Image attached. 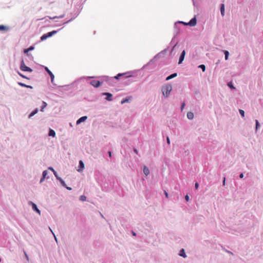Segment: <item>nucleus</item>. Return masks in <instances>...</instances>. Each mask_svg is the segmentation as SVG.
<instances>
[{
  "label": "nucleus",
  "mask_w": 263,
  "mask_h": 263,
  "mask_svg": "<svg viewBox=\"0 0 263 263\" xmlns=\"http://www.w3.org/2000/svg\"><path fill=\"white\" fill-rule=\"evenodd\" d=\"M228 86H229L230 88H232V89H235V87L233 86V85H232V84L231 83H228Z\"/></svg>",
  "instance_id": "f704fd0d"
},
{
  "label": "nucleus",
  "mask_w": 263,
  "mask_h": 263,
  "mask_svg": "<svg viewBox=\"0 0 263 263\" xmlns=\"http://www.w3.org/2000/svg\"><path fill=\"white\" fill-rule=\"evenodd\" d=\"M66 187V189H67V190H71V187Z\"/></svg>",
  "instance_id": "49530a36"
},
{
  "label": "nucleus",
  "mask_w": 263,
  "mask_h": 263,
  "mask_svg": "<svg viewBox=\"0 0 263 263\" xmlns=\"http://www.w3.org/2000/svg\"><path fill=\"white\" fill-rule=\"evenodd\" d=\"M165 197L167 198H168V195L167 192L166 191H164V192Z\"/></svg>",
  "instance_id": "e433bc0d"
},
{
  "label": "nucleus",
  "mask_w": 263,
  "mask_h": 263,
  "mask_svg": "<svg viewBox=\"0 0 263 263\" xmlns=\"http://www.w3.org/2000/svg\"><path fill=\"white\" fill-rule=\"evenodd\" d=\"M48 135L49 136H52L54 137L55 136V133L53 129H50L49 130Z\"/></svg>",
  "instance_id": "dca6fc26"
},
{
  "label": "nucleus",
  "mask_w": 263,
  "mask_h": 263,
  "mask_svg": "<svg viewBox=\"0 0 263 263\" xmlns=\"http://www.w3.org/2000/svg\"><path fill=\"white\" fill-rule=\"evenodd\" d=\"M54 238H55V240H56V241H57V238L55 237V236H54Z\"/></svg>",
  "instance_id": "3c124183"
},
{
  "label": "nucleus",
  "mask_w": 263,
  "mask_h": 263,
  "mask_svg": "<svg viewBox=\"0 0 263 263\" xmlns=\"http://www.w3.org/2000/svg\"><path fill=\"white\" fill-rule=\"evenodd\" d=\"M24 254L25 255V257H26L27 260H29V257L25 251H24Z\"/></svg>",
  "instance_id": "c9c22d12"
},
{
  "label": "nucleus",
  "mask_w": 263,
  "mask_h": 263,
  "mask_svg": "<svg viewBox=\"0 0 263 263\" xmlns=\"http://www.w3.org/2000/svg\"><path fill=\"white\" fill-rule=\"evenodd\" d=\"M42 104H43V105L41 106V110L42 111H43L44 109V108L46 107V106H47V103H46L45 102H44V101H43V102Z\"/></svg>",
  "instance_id": "a878e982"
},
{
  "label": "nucleus",
  "mask_w": 263,
  "mask_h": 263,
  "mask_svg": "<svg viewBox=\"0 0 263 263\" xmlns=\"http://www.w3.org/2000/svg\"><path fill=\"white\" fill-rule=\"evenodd\" d=\"M185 55V50H183L181 54L180 57L179 61L178 62L179 64H180L182 63V62L183 61V60L184 59Z\"/></svg>",
  "instance_id": "6e6552de"
},
{
  "label": "nucleus",
  "mask_w": 263,
  "mask_h": 263,
  "mask_svg": "<svg viewBox=\"0 0 263 263\" xmlns=\"http://www.w3.org/2000/svg\"><path fill=\"white\" fill-rule=\"evenodd\" d=\"M181 23L183 24H184V25H187L186 24L187 23H184V22H181Z\"/></svg>",
  "instance_id": "de8ad7c7"
},
{
  "label": "nucleus",
  "mask_w": 263,
  "mask_h": 263,
  "mask_svg": "<svg viewBox=\"0 0 263 263\" xmlns=\"http://www.w3.org/2000/svg\"><path fill=\"white\" fill-rule=\"evenodd\" d=\"M239 177L240 178H242L243 177V174H240V175H239Z\"/></svg>",
  "instance_id": "37998d69"
},
{
  "label": "nucleus",
  "mask_w": 263,
  "mask_h": 263,
  "mask_svg": "<svg viewBox=\"0 0 263 263\" xmlns=\"http://www.w3.org/2000/svg\"><path fill=\"white\" fill-rule=\"evenodd\" d=\"M103 95H105L107 96L106 99L108 101H111L112 100V95L109 93V92H105V93H103Z\"/></svg>",
  "instance_id": "9d476101"
},
{
  "label": "nucleus",
  "mask_w": 263,
  "mask_h": 263,
  "mask_svg": "<svg viewBox=\"0 0 263 263\" xmlns=\"http://www.w3.org/2000/svg\"><path fill=\"white\" fill-rule=\"evenodd\" d=\"M79 166H80V168L78 170V171L81 172L83 170V169L84 168V164L82 160H80L79 161Z\"/></svg>",
  "instance_id": "9b49d317"
},
{
  "label": "nucleus",
  "mask_w": 263,
  "mask_h": 263,
  "mask_svg": "<svg viewBox=\"0 0 263 263\" xmlns=\"http://www.w3.org/2000/svg\"><path fill=\"white\" fill-rule=\"evenodd\" d=\"M199 68H200L202 69V71H205V66L204 65H200L199 66H198Z\"/></svg>",
  "instance_id": "c85d7f7f"
},
{
  "label": "nucleus",
  "mask_w": 263,
  "mask_h": 263,
  "mask_svg": "<svg viewBox=\"0 0 263 263\" xmlns=\"http://www.w3.org/2000/svg\"><path fill=\"white\" fill-rule=\"evenodd\" d=\"M133 235H134V236L136 235V234H135V233L134 232H133Z\"/></svg>",
  "instance_id": "8fccbe9b"
},
{
  "label": "nucleus",
  "mask_w": 263,
  "mask_h": 263,
  "mask_svg": "<svg viewBox=\"0 0 263 263\" xmlns=\"http://www.w3.org/2000/svg\"><path fill=\"white\" fill-rule=\"evenodd\" d=\"M18 74L22 78H25V79H29V78H28L27 77L25 76L24 75H23V74H22L20 72H18Z\"/></svg>",
  "instance_id": "473e14b6"
},
{
  "label": "nucleus",
  "mask_w": 263,
  "mask_h": 263,
  "mask_svg": "<svg viewBox=\"0 0 263 263\" xmlns=\"http://www.w3.org/2000/svg\"><path fill=\"white\" fill-rule=\"evenodd\" d=\"M172 87L171 85H167L163 87L162 88L163 95L165 97H167L172 91Z\"/></svg>",
  "instance_id": "f257e3e1"
},
{
  "label": "nucleus",
  "mask_w": 263,
  "mask_h": 263,
  "mask_svg": "<svg viewBox=\"0 0 263 263\" xmlns=\"http://www.w3.org/2000/svg\"><path fill=\"white\" fill-rule=\"evenodd\" d=\"M20 68L22 71H28V72H32V69L31 68L25 65L24 60H22L21 61Z\"/></svg>",
  "instance_id": "f03ea898"
},
{
  "label": "nucleus",
  "mask_w": 263,
  "mask_h": 263,
  "mask_svg": "<svg viewBox=\"0 0 263 263\" xmlns=\"http://www.w3.org/2000/svg\"><path fill=\"white\" fill-rule=\"evenodd\" d=\"M143 171V173L146 176H148L149 174V171L148 168L145 166H144Z\"/></svg>",
  "instance_id": "f8f14e48"
},
{
  "label": "nucleus",
  "mask_w": 263,
  "mask_h": 263,
  "mask_svg": "<svg viewBox=\"0 0 263 263\" xmlns=\"http://www.w3.org/2000/svg\"><path fill=\"white\" fill-rule=\"evenodd\" d=\"M38 112V109H35L34 111H33L29 116V118H31L35 115Z\"/></svg>",
  "instance_id": "412c9836"
},
{
  "label": "nucleus",
  "mask_w": 263,
  "mask_h": 263,
  "mask_svg": "<svg viewBox=\"0 0 263 263\" xmlns=\"http://www.w3.org/2000/svg\"><path fill=\"white\" fill-rule=\"evenodd\" d=\"M187 117L189 119L192 120L194 118V114L192 112H189L187 114Z\"/></svg>",
  "instance_id": "ddd939ff"
},
{
  "label": "nucleus",
  "mask_w": 263,
  "mask_h": 263,
  "mask_svg": "<svg viewBox=\"0 0 263 263\" xmlns=\"http://www.w3.org/2000/svg\"><path fill=\"white\" fill-rule=\"evenodd\" d=\"M34 49V47L33 46H31L29 48L27 49H25L24 51V53H27L29 51L33 50Z\"/></svg>",
  "instance_id": "4be33fe9"
},
{
  "label": "nucleus",
  "mask_w": 263,
  "mask_h": 263,
  "mask_svg": "<svg viewBox=\"0 0 263 263\" xmlns=\"http://www.w3.org/2000/svg\"><path fill=\"white\" fill-rule=\"evenodd\" d=\"M224 53L225 54V59H226V60H227L228 59V56H229V53L227 50L224 51Z\"/></svg>",
  "instance_id": "cd10ccee"
},
{
  "label": "nucleus",
  "mask_w": 263,
  "mask_h": 263,
  "mask_svg": "<svg viewBox=\"0 0 263 263\" xmlns=\"http://www.w3.org/2000/svg\"><path fill=\"white\" fill-rule=\"evenodd\" d=\"M18 84L20 86H22V87H26V88H32V87L31 86L26 85L25 84L21 83V82H18Z\"/></svg>",
  "instance_id": "6ab92c4d"
},
{
  "label": "nucleus",
  "mask_w": 263,
  "mask_h": 263,
  "mask_svg": "<svg viewBox=\"0 0 263 263\" xmlns=\"http://www.w3.org/2000/svg\"><path fill=\"white\" fill-rule=\"evenodd\" d=\"M47 38H48V37H47V36L46 34H43V35L41 36V40L42 41H44V40H46Z\"/></svg>",
  "instance_id": "bb28decb"
},
{
  "label": "nucleus",
  "mask_w": 263,
  "mask_h": 263,
  "mask_svg": "<svg viewBox=\"0 0 263 263\" xmlns=\"http://www.w3.org/2000/svg\"><path fill=\"white\" fill-rule=\"evenodd\" d=\"M179 255L181 256H182L184 258H185L186 257V255H185V251H184V250L183 249H182L180 251V253H179Z\"/></svg>",
  "instance_id": "f3484780"
},
{
  "label": "nucleus",
  "mask_w": 263,
  "mask_h": 263,
  "mask_svg": "<svg viewBox=\"0 0 263 263\" xmlns=\"http://www.w3.org/2000/svg\"><path fill=\"white\" fill-rule=\"evenodd\" d=\"M185 200H186L187 201H189V196H188V195H186V196H185Z\"/></svg>",
  "instance_id": "ea45409f"
},
{
  "label": "nucleus",
  "mask_w": 263,
  "mask_h": 263,
  "mask_svg": "<svg viewBox=\"0 0 263 263\" xmlns=\"http://www.w3.org/2000/svg\"><path fill=\"white\" fill-rule=\"evenodd\" d=\"M30 204H31L32 209L34 211H36L39 215H41V211L38 209L36 205L32 202H30Z\"/></svg>",
  "instance_id": "0eeeda50"
},
{
  "label": "nucleus",
  "mask_w": 263,
  "mask_h": 263,
  "mask_svg": "<svg viewBox=\"0 0 263 263\" xmlns=\"http://www.w3.org/2000/svg\"><path fill=\"white\" fill-rule=\"evenodd\" d=\"M239 113L241 115L242 117L245 116V111L242 109H239Z\"/></svg>",
  "instance_id": "2f4dec72"
},
{
  "label": "nucleus",
  "mask_w": 263,
  "mask_h": 263,
  "mask_svg": "<svg viewBox=\"0 0 263 263\" xmlns=\"http://www.w3.org/2000/svg\"><path fill=\"white\" fill-rule=\"evenodd\" d=\"M56 33H57V31H53L51 32H48L47 33H46V34L47 37H49L51 36L52 35Z\"/></svg>",
  "instance_id": "aec40b11"
},
{
  "label": "nucleus",
  "mask_w": 263,
  "mask_h": 263,
  "mask_svg": "<svg viewBox=\"0 0 263 263\" xmlns=\"http://www.w3.org/2000/svg\"><path fill=\"white\" fill-rule=\"evenodd\" d=\"M48 169H49V170H51V171H52V172L53 173V174H54V176L56 177V178H57V179H59V177H58V175H57V172L55 171V170H54L52 167H49L48 168Z\"/></svg>",
  "instance_id": "5701e85b"
},
{
  "label": "nucleus",
  "mask_w": 263,
  "mask_h": 263,
  "mask_svg": "<svg viewBox=\"0 0 263 263\" xmlns=\"http://www.w3.org/2000/svg\"><path fill=\"white\" fill-rule=\"evenodd\" d=\"M108 155H109V156L110 157H111V152L110 151H109V152H108Z\"/></svg>",
  "instance_id": "79ce46f5"
},
{
  "label": "nucleus",
  "mask_w": 263,
  "mask_h": 263,
  "mask_svg": "<svg viewBox=\"0 0 263 263\" xmlns=\"http://www.w3.org/2000/svg\"><path fill=\"white\" fill-rule=\"evenodd\" d=\"M225 181H226V178L224 177V178H223V185H224V184H225Z\"/></svg>",
  "instance_id": "c03bdc74"
},
{
  "label": "nucleus",
  "mask_w": 263,
  "mask_h": 263,
  "mask_svg": "<svg viewBox=\"0 0 263 263\" xmlns=\"http://www.w3.org/2000/svg\"><path fill=\"white\" fill-rule=\"evenodd\" d=\"M69 21H67V22H66V23H68V22H69Z\"/></svg>",
  "instance_id": "603ef678"
},
{
  "label": "nucleus",
  "mask_w": 263,
  "mask_h": 263,
  "mask_svg": "<svg viewBox=\"0 0 263 263\" xmlns=\"http://www.w3.org/2000/svg\"><path fill=\"white\" fill-rule=\"evenodd\" d=\"M197 20L195 17L192 18L191 21L186 24V25H189L190 26H194L196 25Z\"/></svg>",
  "instance_id": "423d86ee"
},
{
  "label": "nucleus",
  "mask_w": 263,
  "mask_h": 263,
  "mask_svg": "<svg viewBox=\"0 0 263 263\" xmlns=\"http://www.w3.org/2000/svg\"><path fill=\"white\" fill-rule=\"evenodd\" d=\"M102 82H100L99 81L93 80L90 82V84L95 87H99Z\"/></svg>",
  "instance_id": "20e7f679"
},
{
  "label": "nucleus",
  "mask_w": 263,
  "mask_h": 263,
  "mask_svg": "<svg viewBox=\"0 0 263 263\" xmlns=\"http://www.w3.org/2000/svg\"><path fill=\"white\" fill-rule=\"evenodd\" d=\"M198 186H199V184L197 182H196L195 184V188L197 189L198 188Z\"/></svg>",
  "instance_id": "4c0bfd02"
},
{
  "label": "nucleus",
  "mask_w": 263,
  "mask_h": 263,
  "mask_svg": "<svg viewBox=\"0 0 263 263\" xmlns=\"http://www.w3.org/2000/svg\"><path fill=\"white\" fill-rule=\"evenodd\" d=\"M166 140H167V143L170 144V139L169 138L167 137V138H166Z\"/></svg>",
  "instance_id": "a19ab883"
},
{
  "label": "nucleus",
  "mask_w": 263,
  "mask_h": 263,
  "mask_svg": "<svg viewBox=\"0 0 263 263\" xmlns=\"http://www.w3.org/2000/svg\"><path fill=\"white\" fill-rule=\"evenodd\" d=\"M80 200L81 201H84L86 200V197L84 195H82L80 196Z\"/></svg>",
  "instance_id": "7c9ffc66"
},
{
  "label": "nucleus",
  "mask_w": 263,
  "mask_h": 263,
  "mask_svg": "<svg viewBox=\"0 0 263 263\" xmlns=\"http://www.w3.org/2000/svg\"><path fill=\"white\" fill-rule=\"evenodd\" d=\"M48 173L47 171H44L43 172V177L41 179L40 182H42L45 179V178L47 176Z\"/></svg>",
  "instance_id": "4468645a"
},
{
  "label": "nucleus",
  "mask_w": 263,
  "mask_h": 263,
  "mask_svg": "<svg viewBox=\"0 0 263 263\" xmlns=\"http://www.w3.org/2000/svg\"><path fill=\"white\" fill-rule=\"evenodd\" d=\"M176 76H177V73H174L172 74L170 76H168L166 78V80H170V79H172L173 78H175Z\"/></svg>",
  "instance_id": "a211bd4d"
},
{
  "label": "nucleus",
  "mask_w": 263,
  "mask_h": 263,
  "mask_svg": "<svg viewBox=\"0 0 263 263\" xmlns=\"http://www.w3.org/2000/svg\"><path fill=\"white\" fill-rule=\"evenodd\" d=\"M45 69L47 72V73L49 74V75L50 76V77L51 78V82L53 83V80H54V78L53 74L48 69V68L47 67H45Z\"/></svg>",
  "instance_id": "39448f33"
},
{
  "label": "nucleus",
  "mask_w": 263,
  "mask_h": 263,
  "mask_svg": "<svg viewBox=\"0 0 263 263\" xmlns=\"http://www.w3.org/2000/svg\"><path fill=\"white\" fill-rule=\"evenodd\" d=\"M8 28L4 25H0V31L7 30Z\"/></svg>",
  "instance_id": "393cba45"
},
{
  "label": "nucleus",
  "mask_w": 263,
  "mask_h": 263,
  "mask_svg": "<svg viewBox=\"0 0 263 263\" xmlns=\"http://www.w3.org/2000/svg\"><path fill=\"white\" fill-rule=\"evenodd\" d=\"M63 16H60V17H58V16H54L53 17H50V19H54L55 18H59V17H62Z\"/></svg>",
  "instance_id": "58836bf2"
},
{
  "label": "nucleus",
  "mask_w": 263,
  "mask_h": 263,
  "mask_svg": "<svg viewBox=\"0 0 263 263\" xmlns=\"http://www.w3.org/2000/svg\"><path fill=\"white\" fill-rule=\"evenodd\" d=\"M134 152H135L136 154H137V153H138V151H137V149L134 148Z\"/></svg>",
  "instance_id": "a18cd8bd"
},
{
  "label": "nucleus",
  "mask_w": 263,
  "mask_h": 263,
  "mask_svg": "<svg viewBox=\"0 0 263 263\" xmlns=\"http://www.w3.org/2000/svg\"><path fill=\"white\" fill-rule=\"evenodd\" d=\"M125 76V78H129L132 76L129 74V72H125L122 73H118L116 76L115 77V78L117 80H118L121 77Z\"/></svg>",
  "instance_id": "7ed1b4c3"
},
{
  "label": "nucleus",
  "mask_w": 263,
  "mask_h": 263,
  "mask_svg": "<svg viewBox=\"0 0 263 263\" xmlns=\"http://www.w3.org/2000/svg\"><path fill=\"white\" fill-rule=\"evenodd\" d=\"M87 117L86 116H83L81 117L77 121V124H79L81 122L85 121L87 119Z\"/></svg>",
  "instance_id": "1a4fd4ad"
},
{
  "label": "nucleus",
  "mask_w": 263,
  "mask_h": 263,
  "mask_svg": "<svg viewBox=\"0 0 263 263\" xmlns=\"http://www.w3.org/2000/svg\"><path fill=\"white\" fill-rule=\"evenodd\" d=\"M220 11L221 14L222 16H223L224 15V5L221 4V7H220Z\"/></svg>",
  "instance_id": "2eb2a0df"
},
{
  "label": "nucleus",
  "mask_w": 263,
  "mask_h": 263,
  "mask_svg": "<svg viewBox=\"0 0 263 263\" xmlns=\"http://www.w3.org/2000/svg\"><path fill=\"white\" fill-rule=\"evenodd\" d=\"M184 105H185V104H184V103H183V104L182 105V106H181L182 109L184 107Z\"/></svg>",
  "instance_id": "09e8293b"
},
{
  "label": "nucleus",
  "mask_w": 263,
  "mask_h": 263,
  "mask_svg": "<svg viewBox=\"0 0 263 263\" xmlns=\"http://www.w3.org/2000/svg\"><path fill=\"white\" fill-rule=\"evenodd\" d=\"M58 179L60 181V182H61L62 184L64 186H66V184H65V182L61 178L59 177V179Z\"/></svg>",
  "instance_id": "c756f323"
},
{
  "label": "nucleus",
  "mask_w": 263,
  "mask_h": 263,
  "mask_svg": "<svg viewBox=\"0 0 263 263\" xmlns=\"http://www.w3.org/2000/svg\"><path fill=\"white\" fill-rule=\"evenodd\" d=\"M256 129H257L258 127L259 126V124L257 120H256Z\"/></svg>",
  "instance_id": "72a5a7b5"
},
{
  "label": "nucleus",
  "mask_w": 263,
  "mask_h": 263,
  "mask_svg": "<svg viewBox=\"0 0 263 263\" xmlns=\"http://www.w3.org/2000/svg\"><path fill=\"white\" fill-rule=\"evenodd\" d=\"M132 99V97H129L128 99H124L123 100H122L121 101V104H124L126 102H128L129 101V100H130Z\"/></svg>",
  "instance_id": "b1692460"
}]
</instances>
